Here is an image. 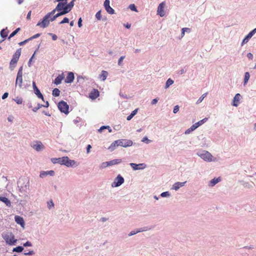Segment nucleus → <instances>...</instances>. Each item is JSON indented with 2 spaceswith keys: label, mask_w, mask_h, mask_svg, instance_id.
I'll use <instances>...</instances> for the list:
<instances>
[{
  "label": "nucleus",
  "mask_w": 256,
  "mask_h": 256,
  "mask_svg": "<svg viewBox=\"0 0 256 256\" xmlns=\"http://www.w3.org/2000/svg\"><path fill=\"white\" fill-rule=\"evenodd\" d=\"M207 94H208V93H207V92L204 94H202V96H201L198 98V100H197V102H196V104H200V102H202V101L204 99V98L205 97H206V96H207Z\"/></svg>",
  "instance_id": "4c0bfd02"
},
{
  "label": "nucleus",
  "mask_w": 256,
  "mask_h": 256,
  "mask_svg": "<svg viewBox=\"0 0 256 256\" xmlns=\"http://www.w3.org/2000/svg\"><path fill=\"white\" fill-rule=\"evenodd\" d=\"M18 61L13 60L12 58L10 62V68L12 70H13L14 68L16 66V64L17 63Z\"/></svg>",
  "instance_id": "58836bf2"
},
{
  "label": "nucleus",
  "mask_w": 256,
  "mask_h": 256,
  "mask_svg": "<svg viewBox=\"0 0 256 256\" xmlns=\"http://www.w3.org/2000/svg\"><path fill=\"white\" fill-rule=\"evenodd\" d=\"M138 234V232H137V230H132V231H131V232H130L128 234V236H133V235H134V234Z\"/></svg>",
  "instance_id": "680f3d73"
},
{
  "label": "nucleus",
  "mask_w": 256,
  "mask_h": 256,
  "mask_svg": "<svg viewBox=\"0 0 256 256\" xmlns=\"http://www.w3.org/2000/svg\"><path fill=\"white\" fill-rule=\"evenodd\" d=\"M21 54V48H20L18 50H16V51L15 52V53L12 56V59L14 60H16V61H18L20 56Z\"/></svg>",
  "instance_id": "b1692460"
},
{
  "label": "nucleus",
  "mask_w": 256,
  "mask_h": 256,
  "mask_svg": "<svg viewBox=\"0 0 256 256\" xmlns=\"http://www.w3.org/2000/svg\"><path fill=\"white\" fill-rule=\"evenodd\" d=\"M22 66L19 68L18 70L16 78V80L15 86L16 87L18 85L20 88H22Z\"/></svg>",
  "instance_id": "0eeeda50"
},
{
  "label": "nucleus",
  "mask_w": 256,
  "mask_h": 256,
  "mask_svg": "<svg viewBox=\"0 0 256 256\" xmlns=\"http://www.w3.org/2000/svg\"><path fill=\"white\" fill-rule=\"evenodd\" d=\"M196 128V126L194 124L189 128H188V130H186L185 131L184 134H188L190 132H192V131L194 130Z\"/></svg>",
  "instance_id": "2f4dec72"
},
{
  "label": "nucleus",
  "mask_w": 256,
  "mask_h": 256,
  "mask_svg": "<svg viewBox=\"0 0 256 256\" xmlns=\"http://www.w3.org/2000/svg\"><path fill=\"white\" fill-rule=\"evenodd\" d=\"M35 254V252L34 250H30L28 252H24V255H29V256H32V255H34Z\"/></svg>",
  "instance_id": "0e129e2a"
},
{
  "label": "nucleus",
  "mask_w": 256,
  "mask_h": 256,
  "mask_svg": "<svg viewBox=\"0 0 256 256\" xmlns=\"http://www.w3.org/2000/svg\"><path fill=\"white\" fill-rule=\"evenodd\" d=\"M118 146H120V142L118 140L112 142L110 146L108 147V149L110 152H112Z\"/></svg>",
  "instance_id": "a211bd4d"
},
{
  "label": "nucleus",
  "mask_w": 256,
  "mask_h": 256,
  "mask_svg": "<svg viewBox=\"0 0 256 256\" xmlns=\"http://www.w3.org/2000/svg\"><path fill=\"white\" fill-rule=\"evenodd\" d=\"M128 8L132 11L138 12L136 7V6L134 4H130L128 6Z\"/></svg>",
  "instance_id": "8fccbe9b"
},
{
  "label": "nucleus",
  "mask_w": 256,
  "mask_h": 256,
  "mask_svg": "<svg viewBox=\"0 0 256 256\" xmlns=\"http://www.w3.org/2000/svg\"><path fill=\"white\" fill-rule=\"evenodd\" d=\"M20 30V28H18L14 32H12L10 35L9 37L8 38V39L10 40V38L14 36Z\"/></svg>",
  "instance_id": "e433bc0d"
},
{
  "label": "nucleus",
  "mask_w": 256,
  "mask_h": 256,
  "mask_svg": "<svg viewBox=\"0 0 256 256\" xmlns=\"http://www.w3.org/2000/svg\"><path fill=\"white\" fill-rule=\"evenodd\" d=\"M108 74V73L106 71L102 70V74L100 75L99 77L102 81H104L106 80Z\"/></svg>",
  "instance_id": "c756f323"
},
{
  "label": "nucleus",
  "mask_w": 256,
  "mask_h": 256,
  "mask_svg": "<svg viewBox=\"0 0 256 256\" xmlns=\"http://www.w3.org/2000/svg\"><path fill=\"white\" fill-rule=\"evenodd\" d=\"M32 86H33L34 94L37 96L38 98L42 99L44 102V96H43L42 94V93L40 92L39 89L37 88L36 82H32Z\"/></svg>",
  "instance_id": "4468645a"
},
{
  "label": "nucleus",
  "mask_w": 256,
  "mask_h": 256,
  "mask_svg": "<svg viewBox=\"0 0 256 256\" xmlns=\"http://www.w3.org/2000/svg\"><path fill=\"white\" fill-rule=\"evenodd\" d=\"M125 58V56H122L120 58L119 60H118V64L120 66H122V62L124 59Z\"/></svg>",
  "instance_id": "5fc2aeb1"
},
{
  "label": "nucleus",
  "mask_w": 256,
  "mask_h": 256,
  "mask_svg": "<svg viewBox=\"0 0 256 256\" xmlns=\"http://www.w3.org/2000/svg\"><path fill=\"white\" fill-rule=\"evenodd\" d=\"M74 2L75 0H72L68 4L66 2V4H65L64 6H66V7L70 11L74 5Z\"/></svg>",
  "instance_id": "cd10ccee"
},
{
  "label": "nucleus",
  "mask_w": 256,
  "mask_h": 256,
  "mask_svg": "<svg viewBox=\"0 0 256 256\" xmlns=\"http://www.w3.org/2000/svg\"><path fill=\"white\" fill-rule=\"evenodd\" d=\"M60 16H62L60 14V12H58L55 15L52 16V18H50L51 22H52V21L54 20L57 18H58V17H59Z\"/></svg>",
  "instance_id": "a18cd8bd"
},
{
  "label": "nucleus",
  "mask_w": 256,
  "mask_h": 256,
  "mask_svg": "<svg viewBox=\"0 0 256 256\" xmlns=\"http://www.w3.org/2000/svg\"><path fill=\"white\" fill-rule=\"evenodd\" d=\"M96 18L98 20H101L102 16H101L100 11H98V12L96 13Z\"/></svg>",
  "instance_id": "6e6d98bb"
},
{
  "label": "nucleus",
  "mask_w": 256,
  "mask_h": 256,
  "mask_svg": "<svg viewBox=\"0 0 256 256\" xmlns=\"http://www.w3.org/2000/svg\"><path fill=\"white\" fill-rule=\"evenodd\" d=\"M0 201L4 202L6 206L10 207L11 206L10 201L6 197L0 196Z\"/></svg>",
  "instance_id": "393cba45"
},
{
  "label": "nucleus",
  "mask_w": 256,
  "mask_h": 256,
  "mask_svg": "<svg viewBox=\"0 0 256 256\" xmlns=\"http://www.w3.org/2000/svg\"><path fill=\"white\" fill-rule=\"evenodd\" d=\"M106 11L110 14H114V10L110 6L106 7L105 8Z\"/></svg>",
  "instance_id": "79ce46f5"
},
{
  "label": "nucleus",
  "mask_w": 256,
  "mask_h": 256,
  "mask_svg": "<svg viewBox=\"0 0 256 256\" xmlns=\"http://www.w3.org/2000/svg\"><path fill=\"white\" fill-rule=\"evenodd\" d=\"M120 142V146L127 148L132 146L133 144V142L130 140L120 139L118 140Z\"/></svg>",
  "instance_id": "9d476101"
},
{
  "label": "nucleus",
  "mask_w": 256,
  "mask_h": 256,
  "mask_svg": "<svg viewBox=\"0 0 256 256\" xmlns=\"http://www.w3.org/2000/svg\"><path fill=\"white\" fill-rule=\"evenodd\" d=\"M31 146L37 152L41 151L44 148V146L40 141H36L35 144L31 145Z\"/></svg>",
  "instance_id": "f8f14e48"
},
{
  "label": "nucleus",
  "mask_w": 256,
  "mask_h": 256,
  "mask_svg": "<svg viewBox=\"0 0 256 256\" xmlns=\"http://www.w3.org/2000/svg\"><path fill=\"white\" fill-rule=\"evenodd\" d=\"M241 98V95L240 94H236L233 99L232 105L234 106H238V102H240Z\"/></svg>",
  "instance_id": "412c9836"
},
{
  "label": "nucleus",
  "mask_w": 256,
  "mask_h": 256,
  "mask_svg": "<svg viewBox=\"0 0 256 256\" xmlns=\"http://www.w3.org/2000/svg\"><path fill=\"white\" fill-rule=\"evenodd\" d=\"M221 181V178L218 177V178H214L210 180L208 184V186L210 187L214 186L216 184Z\"/></svg>",
  "instance_id": "aec40b11"
},
{
  "label": "nucleus",
  "mask_w": 256,
  "mask_h": 256,
  "mask_svg": "<svg viewBox=\"0 0 256 256\" xmlns=\"http://www.w3.org/2000/svg\"><path fill=\"white\" fill-rule=\"evenodd\" d=\"M69 22V19L67 18H64L59 24H64L65 23H68Z\"/></svg>",
  "instance_id": "4d7b16f0"
},
{
  "label": "nucleus",
  "mask_w": 256,
  "mask_h": 256,
  "mask_svg": "<svg viewBox=\"0 0 256 256\" xmlns=\"http://www.w3.org/2000/svg\"><path fill=\"white\" fill-rule=\"evenodd\" d=\"M8 32L9 31L7 28H3L2 30H1L0 32L1 37L3 38H6L8 36Z\"/></svg>",
  "instance_id": "bb28decb"
},
{
  "label": "nucleus",
  "mask_w": 256,
  "mask_h": 256,
  "mask_svg": "<svg viewBox=\"0 0 256 256\" xmlns=\"http://www.w3.org/2000/svg\"><path fill=\"white\" fill-rule=\"evenodd\" d=\"M108 166V162H103L100 164V168L104 169V168H106Z\"/></svg>",
  "instance_id": "c03bdc74"
},
{
  "label": "nucleus",
  "mask_w": 256,
  "mask_h": 256,
  "mask_svg": "<svg viewBox=\"0 0 256 256\" xmlns=\"http://www.w3.org/2000/svg\"><path fill=\"white\" fill-rule=\"evenodd\" d=\"M48 34L52 36L53 40H56L58 38V36L56 34L52 33H49Z\"/></svg>",
  "instance_id": "69168bd1"
},
{
  "label": "nucleus",
  "mask_w": 256,
  "mask_h": 256,
  "mask_svg": "<svg viewBox=\"0 0 256 256\" xmlns=\"http://www.w3.org/2000/svg\"><path fill=\"white\" fill-rule=\"evenodd\" d=\"M165 6L164 2H162L160 3L158 8L157 12L158 14L160 15L161 17H162L164 16L165 13L164 10V7Z\"/></svg>",
  "instance_id": "2eb2a0df"
},
{
  "label": "nucleus",
  "mask_w": 256,
  "mask_h": 256,
  "mask_svg": "<svg viewBox=\"0 0 256 256\" xmlns=\"http://www.w3.org/2000/svg\"><path fill=\"white\" fill-rule=\"evenodd\" d=\"M47 206L48 209H51L54 206V204L52 200H50L47 202Z\"/></svg>",
  "instance_id": "49530a36"
},
{
  "label": "nucleus",
  "mask_w": 256,
  "mask_h": 256,
  "mask_svg": "<svg viewBox=\"0 0 256 256\" xmlns=\"http://www.w3.org/2000/svg\"><path fill=\"white\" fill-rule=\"evenodd\" d=\"M13 100L14 101H15L16 102V103L18 104H22L23 102L22 98H20L18 96H17L15 98L13 99Z\"/></svg>",
  "instance_id": "a19ab883"
},
{
  "label": "nucleus",
  "mask_w": 256,
  "mask_h": 256,
  "mask_svg": "<svg viewBox=\"0 0 256 256\" xmlns=\"http://www.w3.org/2000/svg\"><path fill=\"white\" fill-rule=\"evenodd\" d=\"M14 220L18 224H20L22 227H24L25 222L22 218L18 216H16L14 217Z\"/></svg>",
  "instance_id": "6ab92c4d"
},
{
  "label": "nucleus",
  "mask_w": 256,
  "mask_h": 256,
  "mask_svg": "<svg viewBox=\"0 0 256 256\" xmlns=\"http://www.w3.org/2000/svg\"><path fill=\"white\" fill-rule=\"evenodd\" d=\"M250 75L248 72H246L244 74V85L246 86L248 83V80L250 78Z\"/></svg>",
  "instance_id": "473e14b6"
},
{
  "label": "nucleus",
  "mask_w": 256,
  "mask_h": 256,
  "mask_svg": "<svg viewBox=\"0 0 256 256\" xmlns=\"http://www.w3.org/2000/svg\"><path fill=\"white\" fill-rule=\"evenodd\" d=\"M179 108H180V107L178 106H176L174 107V110H173V112L174 114H176L177 113L178 110H179Z\"/></svg>",
  "instance_id": "338daca9"
},
{
  "label": "nucleus",
  "mask_w": 256,
  "mask_h": 256,
  "mask_svg": "<svg viewBox=\"0 0 256 256\" xmlns=\"http://www.w3.org/2000/svg\"><path fill=\"white\" fill-rule=\"evenodd\" d=\"M130 166L134 170H143L145 168L146 166V165L144 163L136 164L134 163H130Z\"/></svg>",
  "instance_id": "ddd939ff"
},
{
  "label": "nucleus",
  "mask_w": 256,
  "mask_h": 256,
  "mask_svg": "<svg viewBox=\"0 0 256 256\" xmlns=\"http://www.w3.org/2000/svg\"><path fill=\"white\" fill-rule=\"evenodd\" d=\"M124 182V178L120 174H118L112 183L111 186L112 188L118 187L121 186Z\"/></svg>",
  "instance_id": "1a4fd4ad"
},
{
  "label": "nucleus",
  "mask_w": 256,
  "mask_h": 256,
  "mask_svg": "<svg viewBox=\"0 0 256 256\" xmlns=\"http://www.w3.org/2000/svg\"><path fill=\"white\" fill-rule=\"evenodd\" d=\"M104 129H106V130H107V129H108V132H112V130L111 128H110V126H101V127L98 130V131H99L100 132H102V130H104Z\"/></svg>",
  "instance_id": "ea45409f"
},
{
  "label": "nucleus",
  "mask_w": 256,
  "mask_h": 256,
  "mask_svg": "<svg viewBox=\"0 0 256 256\" xmlns=\"http://www.w3.org/2000/svg\"><path fill=\"white\" fill-rule=\"evenodd\" d=\"M186 30H188V32H190V28H182V33H181L182 37H183L184 36Z\"/></svg>",
  "instance_id": "864d4df0"
},
{
  "label": "nucleus",
  "mask_w": 256,
  "mask_h": 256,
  "mask_svg": "<svg viewBox=\"0 0 256 256\" xmlns=\"http://www.w3.org/2000/svg\"><path fill=\"white\" fill-rule=\"evenodd\" d=\"M46 172L47 174V176L50 175V176H54V172L52 170L46 171Z\"/></svg>",
  "instance_id": "e2e57ef3"
},
{
  "label": "nucleus",
  "mask_w": 256,
  "mask_h": 256,
  "mask_svg": "<svg viewBox=\"0 0 256 256\" xmlns=\"http://www.w3.org/2000/svg\"><path fill=\"white\" fill-rule=\"evenodd\" d=\"M110 2L109 0H105V1L104 2V8H106V7L110 6Z\"/></svg>",
  "instance_id": "052dcab7"
},
{
  "label": "nucleus",
  "mask_w": 256,
  "mask_h": 256,
  "mask_svg": "<svg viewBox=\"0 0 256 256\" xmlns=\"http://www.w3.org/2000/svg\"><path fill=\"white\" fill-rule=\"evenodd\" d=\"M160 196L164 198V197H170V194L169 192H164L160 194Z\"/></svg>",
  "instance_id": "de8ad7c7"
},
{
  "label": "nucleus",
  "mask_w": 256,
  "mask_h": 256,
  "mask_svg": "<svg viewBox=\"0 0 256 256\" xmlns=\"http://www.w3.org/2000/svg\"><path fill=\"white\" fill-rule=\"evenodd\" d=\"M58 108L62 112H64L65 114H68V112L69 106L66 102L64 100H61L58 104Z\"/></svg>",
  "instance_id": "6e6552de"
},
{
  "label": "nucleus",
  "mask_w": 256,
  "mask_h": 256,
  "mask_svg": "<svg viewBox=\"0 0 256 256\" xmlns=\"http://www.w3.org/2000/svg\"><path fill=\"white\" fill-rule=\"evenodd\" d=\"M24 248L22 246H18L16 248H14L12 250L13 252H21L24 250Z\"/></svg>",
  "instance_id": "f704fd0d"
},
{
  "label": "nucleus",
  "mask_w": 256,
  "mask_h": 256,
  "mask_svg": "<svg viewBox=\"0 0 256 256\" xmlns=\"http://www.w3.org/2000/svg\"><path fill=\"white\" fill-rule=\"evenodd\" d=\"M2 238L6 241V244L10 246L15 245L17 240L14 238V236L12 234H6L2 235Z\"/></svg>",
  "instance_id": "423d86ee"
},
{
  "label": "nucleus",
  "mask_w": 256,
  "mask_h": 256,
  "mask_svg": "<svg viewBox=\"0 0 256 256\" xmlns=\"http://www.w3.org/2000/svg\"><path fill=\"white\" fill-rule=\"evenodd\" d=\"M99 96V92L97 90H94V91L90 93V97L92 99H95Z\"/></svg>",
  "instance_id": "a878e982"
},
{
  "label": "nucleus",
  "mask_w": 256,
  "mask_h": 256,
  "mask_svg": "<svg viewBox=\"0 0 256 256\" xmlns=\"http://www.w3.org/2000/svg\"><path fill=\"white\" fill-rule=\"evenodd\" d=\"M186 183V181L184 182H175L172 186V189L175 190H178L181 187L184 186Z\"/></svg>",
  "instance_id": "dca6fc26"
},
{
  "label": "nucleus",
  "mask_w": 256,
  "mask_h": 256,
  "mask_svg": "<svg viewBox=\"0 0 256 256\" xmlns=\"http://www.w3.org/2000/svg\"><path fill=\"white\" fill-rule=\"evenodd\" d=\"M150 229H151V228H148V227H144V228H141L136 229V230L138 232V233L140 232H145V231L150 230Z\"/></svg>",
  "instance_id": "37998d69"
},
{
  "label": "nucleus",
  "mask_w": 256,
  "mask_h": 256,
  "mask_svg": "<svg viewBox=\"0 0 256 256\" xmlns=\"http://www.w3.org/2000/svg\"><path fill=\"white\" fill-rule=\"evenodd\" d=\"M42 107H43V104H38V106L33 108L32 110L34 112H36L38 109Z\"/></svg>",
  "instance_id": "3c124183"
},
{
  "label": "nucleus",
  "mask_w": 256,
  "mask_h": 256,
  "mask_svg": "<svg viewBox=\"0 0 256 256\" xmlns=\"http://www.w3.org/2000/svg\"><path fill=\"white\" fill-rule=\"evenodd\" d=\"M81 120V118L80 117H77L75 120H74V122L76 124H78Z\"/></svg>",
  "instance_id": "774afa93"
},
{
  "label": "nucleus",
  "mask_w": 256,
  "mask_h": 256,
  "mask_svg": "<svg viewBox=\"0 0 256 256\" xmlns=\"http://www.w3.org/2000/svg\"><path fill=\"white\" fill-rule=\"evenodd\" d=\"M23 246H24V247L32 246V244L31 242H30L29 241H27L25 243L23 244Z\"/></svg>",
  "instance_id": "13d9d810"
},
{
  "label": "nucleus",
  "mask_w": 256,
  "mask_h": 256,
  "mask_svg": "<svg viewBox=\"0 0 256 256\" xmlns=\"http://www.w3.org/2000/svg\"><path fill=\"white\" fill-rule=\"evenodd\" d=\"M54 14V12H51L48 13L43 18L41 22H39L36 26L41 28H45L48 26L50 22H51L50 18Z\"/></svg>",
  "instance_id": "7ed1b4c3"
},
{
  "label": "nucleus",
  "mask_w": 256,
  "mask_h": 256,
  "mask_svg": "<svg viewBox=\"0 0 256 256\" xmlns=\"http://www.w3.org/2000/svg\"><path fill=\"white\" fill-rule=\"evenodd\" d=\"M74 78V74L72 72H69L65 79V82L72 83Z\"/></svg>",
  "instance_id": "f3484780"
},
{
  "label": "nucleus",
  "mask_w": 256,
  "mask_h": 256,
  "mask_svg": "<svg viewBox=\"0 0 256 256\" xmlns=\"http://www.w3.org/2000/svg\"><path fill=\"white\" fill-rule=\"evenodd\" d=\"M196 154L204 161L210 162L214 160H212V156L208 151L202 150L201 152H198Z\"/></svg>",
  "instance_id": "20e7f679"
},
{
  "label": "nucleus",
  "mask_w": 256,
  "mask_h": 256,
  "mask_svg": "<svg viewBox=\"0 0 256 256\" xmlns=\"http://www.w3.org/2000/svg\"><path fill=\"white\" fill-rule=\"evenodd\" d=\"M52 162L54 164H59L61 165H64L67 167H72L76 164V162L74 160H70L68 156L53 158L52 159Z\"/></svg>",
  "instance_id": "f257e3e1"
},
{
  "label": "nucleus",
  "mask_w": 256,
  "mask_h": 256,
  "mask_svg": "<svg viewBox=\"0 0 256 256\" xmlns=\"http://www.w3.org/2000/svg\"><path fill=\"white\" fill-rule=\"evenodd\" d=\"M17 184L18 190L20 192H26L30 188V180L26 177L20 178Z\"/></svg>",
  "instance_id": "f03ea898"
},
{
  "label": "nucleus",
  "mask_w": 256,
  "mask_h": 256,
  "mask_svg": "<svg viewBox=\"0 0 256 256\" xmlns=\"http://www.w3.org/2000/svg\"><path fill=\"white\" fill-rule=\"evenodd\" d=\"M108 162V166H112L115 164H118L122 162V159L118 158L110 160Z\"/></svg>",
  "instance_id": "4be33fe9"
},
{
  "label": "nucleus",
  "mask_w": 256,
  "mask_h": 256,
  "mask_svg": "<svg viewBox=\"0 0 256 256\" xmlns=\"http://www.w3.org/2000/svg\"><path fill=\"white\" fill-rule=\"evenodd\" d=\"M47 176V174L45 171H42L40 172V176L42 178H43Z\"/></svg>",
  "instance_id": "bf43d9fd"
},
{
  "label": "nucleus",
  "mask_w": 256,
  "mask_h": 256,
  "mask_svg": "<svg viewBox=\"0 0 256 256\" xmlns=\"http://www.w3.org/2000/svg\"><path fill=\"white\" fill-rule=\"evenodd\" d=\"M138 109L136 108V110H133L132 113L130 114V115H129L127 118H126V120H130L138 112Z\"/></svg>",
  "instance_id": "72a5a7b5"
},
{
  "label": "nucleus",
  "mask_w": 256,
  "mask_h": 256,
  "mask_svg": "<svg viewBox=\"0 0 256 256\" xmlns=\"http://www.w3.org/2000/svg\"><path fill=\"white\" fill-rule=\"evenodd\" d=\"M66 3H58L56 8L52 12H54V14L56 11L60 12L61 16L64 15L68 13L70 11L66 7L64 4Z\"/></svg>",
  "instance_id": "39448f33"
},
{
  "label": "nucleus",
  "mask_w": 256,
  "mask_h": 256,
  "mask_svg": "<svg viewBox=\"0 0 256 256\" xmlns=\"http://www.w3.org/2000/svg\"><path fill=\"white\" fill-rule=\"evenodd\" d=\"M174 82L172 80L171 78H168L166 82V84H165V86H164V88L165 89H167L171 85H172L173 84H174Z\"/></svg>",
  "instance_id": "7c9ffc66"
},
{
  "label": "nucleus",
  "mask_w": 256,
  "mask_h": 256,
  "mask_svg": "<svg viewBox=\"0 0 256 256\" xmlns=\"http://www.w3.org/2000/svg\"><path fill=\"white\" fill-rule=\"evenodd\" d=\"M142 142H146L147 144H148L152 142V140H148L147 136H144L142 140Z\"/></svg>",
  "instance_id": "603ef678"
},
{
  "label": "nucleus",
  "mask_w": 256,
  "mask_h": 256,
  "mask_svg": "<svg viewBox=\"0 0 256 256\" xmlns=\"http://www.w3.org/2000/svg\"><path fill=\"white\" fill-rule=\"evenodd\" d=\"M64 78L63 74H59L54 80V83L56 85H58L62 82V80Z\"/></svg>",
  "instance_id": "5701e85b"
},
{
  "label": "nucleus",
  "mask_w": 256,
  "mask_h": 256,
  "mask_svg": "<svg viewBox=\"0 0 256 256\" xmlns=\"http://www.w3.org/2000/svg\"><path fill=\"white\" fill-rule=\"evenodd\" d=\"M208 120V118H203L202 120H200L199 122L195 123L194 124V125L196 126V127L197 128L198 126H200L202 125L204 122H206Z\"/></svg>",
  "instance_id": "c85d7f7f"
},
{
  "label": "nucleus",
  "mask_w": 256,
  "mask_h": 256,
  "mask_svg": "<svg viewBox=\"0 0 256 256\" xmlns=\"http://www.w3.org/2000/svg\"><path fill=\"white\" fill-rule=\"evenodd\" d=\"M256 33V28L250 32L242 40L241 46H243L244 44L248 42L250 38Z\"/></svg>",
  "instance_id": "9b49d317"
},
{
  "label": "nucleus",
  "mask_w": 256,
  "mask_h": 256,
  "mask_svg": "<svg viewBox=\"0 0 256 256\" xmlns=\"http://www.w3.org/2000/svg\"><path fill=\"white\" fill-rule=\"evenodd\" d=\"M52 94L54 96H58L60 94V90L58 88H55L52 90Z\"/></svg>",
  "instance_id": "c9c22d12"
},
{
  "label": "nucleus",
  "mask_w": 256,
  "mask_h": 256,
  "mask_svg": "<svg viewBox=\"0 0 256 256\" xmlns=\"http://www.w3.org/2000/svg\"><path fill=\"white\" fill-rule=\"evenodd\" d=\"M242 185L244 187L248 188H252V186L250 185L248 182H242Z\"/></svg>",
  "instance_id": "09e8293b"
}]
</instances>
